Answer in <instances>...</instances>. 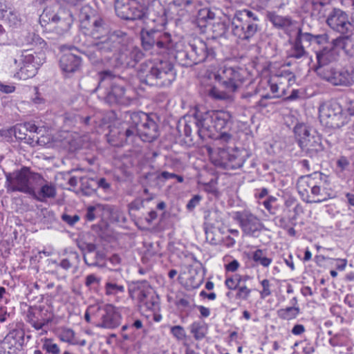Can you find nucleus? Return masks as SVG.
Returning a JSON list of instances; mask_svg holds the SVG:
<instances>
[{
	"label": "nucleus",
	"instance_id": "nucleus-1",
	"mask_svg": "<svg viewBox=\"0 0 354 354\" xmlns=\"http://www.w3.org/2000/svg\"><path fill=\"white\" fill-rule=\"evenodd\" d=\"M108 127H110L109 140L114 145L133 142L137 137L144 142H151L160 135L158 124L142 111L124 112L122 121H115L113 126Z\"/></svg>",
	"mask_w": 354,
	"mask_h": 354
},
{
	"label": "nucleus",
	"instance_id": "nucleus-2",
	"mask_svg": "<svg viewBox=\"0 0 354 354\" xmlns=\"http://www.w3.org/2000/svg\"><path fill=\"white\" fill-rule=\"evenodd\" d=\"M231 115L225 111H208L196 113L194 122L198 134L202 140L207 138L227 142L232 138L226 130L231 124Z\"/></svg>",
	"mask_w": 354,
	"mask_h": 354
},
{
	"label": "nucleus",
	"instance_id": "nucleus-3",
	"mask_svg": "<svg viewBox=\"0 0 354 354\" xmlns=\"http://www.w3.org/2000/svg\"><path fill=\"white\" fill-rule=\"evenodd\" d=\"M93 45L100 52L118 51V62L127 67H134L143 55L138 47L128 42L127 35L120 30L113 32L109 38Z\"/></svg>",
	"mask_w": 354,
	"mask_h": 354
},
{
	"label": "nucleus",
	"instance_id": "nucleus-4",
	"mask_svg": "<svg viewBox=\"0 0 354 354\" xmlns=\"http://www.w3.org/2000/svg\"><path fill=\"white\" fill-rule=\"evenodd\" d=\"M328 177L321 172L299 177L297 187L304 201L318 203L326 201L330 194L328 190Z\"/></svg>",
	"mask_w": 354,
	"mask_h": 354
},
{
	"label": "nucleus",
	"instance_id": "nucleus-5",
	"mask_svg": "<svg viewBox=\"0 0 354 354\" xmlns=\"http://www.w3.org/2000/svg\"><path fill=\"white\" fill-rule=\"evenodd\" d=\"M176 71L168 61H160L156 64L143 63L139 70L141 82L151 86L167 87L175 80Z\"/></svg>",
	"mask_w": 354,
	"mask_h": 354
},
{
	"label": "nucleus",
	"instance_id": "nucleus-6",
	"mask_svg": "<svg viewBox=\"0 0 354 354\" xmlns=\"http://www.w3.org/2000/svg\"><path fill=\"white\" fill-rule=\"evenodd\" d=\"M6 187L8 192H19L28 195H35L33 183L41 185L43 176L30 171L28 167H23L12 173H6Z\"/></svg>",
	"mask_w": 354,
	"mask_h": 354
},
{
	"label": "nucleus",
	"instance_id": "nucleus-7",
	"mask_svg": "<svg viewBox=\"0 0 354 354\" xmlns=\"http://www.w3.org/2000/svg\"><path fill=\"white\" fill-rule=\"evenodd\" d=\"M215 80L225 91L216 93L213 91L214 97L221 100L229 99L231 97L230 93L236 92L245 82V73L240 67L225 65L218 70Z\"/></svg>",
	"mask_w": 354,
	"mask_h": 354
},
{
	"label": "nucleus",
	"instance_id": "nucleus-8",
	"mask_svg": "<svg viewBox=\"0 0 354 354\" xmlns=\"http://www.w3.org/2000/svg\"><path fill=\"white\" fill-rule=\"evenodd\" d=\"M258 15L246 9L236 10L232 19V32L241 41H249L257 32Z\"/></svg>",
	"mask_w": 354,
	"mask_h": 354
},
{
	"label": "nucleus",
	"instance_id": "nucleus-9",
	"mask_svg": "<svg viewBox=\"0 0 354 354\" xmlns=\"http://www.w3.org/2000/svg\"><path fill=\"white\" fill-rule=\"evenodd\" d=\"M39 21L41 26H48L57 35L62 36L67 33L73 23L72 12L66 8H59L54 10L50 7L44 8L40 15Z\"/></svg>",
	"mask_w": 354,
	"mask_h": 354
},
{
	"label": "nucleus",
	"instance_id": "nucleus-10",
	"mask_svg": "<svg viewBox=\"0 0 354 354\" xmlns=\"http://www.w3.org/2000/svg\"><path fill=\"white\" fill-rule=\"evenodd\" d=\"M96 301L97 304H90V322L105 328L112 329L119 326L122 321L120 309L112 304H100V298Z\"/></svg>",
	"mask_w": 354,
	"mask_h": 354
},
{
	"label": "nucleus",
	"instance_id": "nucleus-11",
	"mask_svg": "<svg viewBox=\"0 0 354 354\" xmlns=\"http://www.w3.org/2000/svg\"><path fill=\"white\" fill-rule=\"evenodd\" d=\"M294 133L299 147L309 156H315L324 150L321 136L306 124H297L294 127Z\"/></svg>",
	"mask_w": 354,
	"mask_h": 354
},
{
	"label": "nucleus",
	"instance_id": "nucleus-12",
	"mask_svg": "<svg viewBox=\"0 0 354 354\" xmlns=\"http://www.w3.org/2000/svg\"><path fill=\"white\" fill-rule=\"evenodd\" d=\"M319 118L323 125L331 129L341 128L350 120L349 115L337 102L322 104L319 108Z\"/></svg>",
	"mask_w": 354,
	"mask_h": 354
},
{
	"label": "nucleus",
	"instance_id": "nucleus-13",
	"mask_svg": "<svg viewBox=\"0 0 354 354\" xmlns=\"http://www.w3.org/2000/svg\"><path fill=\"white\" fill-rule=\"evenodd\" d=\"M142 42L147 50L156 47L161 52H165L175 47L169 33L157 30H151L142 35Z\"/></svg>",
	"mask_w": 354,
	"mask_h": 354
},
{
	"label": "nucleus",
	"instance_id": "nucleus-14",
	"mask_svg": "<svg viewBox=\"0 0 354 354\" xmlns=\"http://www.w3.org/2000/svg\"><path fill=\"white\" fill-rule=\"evenodd\" d=\"M15 137L21 140H26V142L35 146L36 145L44 146L46 144V138L38 136L42 129L31 122L17 124L12 129Z\"/></svg>",
	"mask_w": 354,
	"mask_h": 354
},
{
	"label": "nucleus",
	"instance_id": "nucleus-15",
	"mask_svg": "<svg viewBox=\"0 0 354 354\" xmlns=\"http://www.w3.org/2000/svg\"><path fill=\"white\" fill-rule=\"evenodd\" d=\"M234 220L239 223L243 232L250 236H254L257 232L263 228L260 219L250 211L243 209L234 213Z\"/></svg>",
	"mask_w": 354,
	"mask_h": 354
},
{
	"label": "nucleus",
	"instance_id": "nucleus-16",
	"mask_svg": "<svg viewBox=\"0 0 354 354\" xmlns=\"http://www.w3.org/2000/svg\"><path fill=\"white\" fill-rule=\"evenodd\" d=\"M326 23L333 30L342 34L348 33L352 27L348 15L339 8L333 9L327 17Z\"/></svg>",
	"mask_w": 354,
	"mask_h": 354
},
{
	"label": "nucleus",
	"instance_id": "nucleus-17",
	"mask_svg": "<svg viewBox=\"0 0 354 354\" xmlns=\"http://www.w3.org/2000/svg\"><path fill=\"white\" fill-rule=\"evenodd\" d=\"M189 47L192 50L194 57V62L196 64L202 63L205 61L213 60L215 57V53L212 48H209L207 44L203 41L196 39L189 44Z\"/></svg>",
	"mask_w": 354,
	"mask_h": 354
},
{
	"label": "nucleus",
	"instance_id": "nucleus-18",
	"mask_svg": "<svg viewBox=\"0 0 354 354\" xmlns=\"http://www.w3.org/2000/svg\"><path fill=\"white\" fill-rule=\"evenodd\" d=\"M92 23L93 29L91 36L93 41H90V46L97 49V47L93 46V44L95 42H100L109 37V35L107 36L109 26L107 23L99 16H93Z\"/></svg>",
	"mask_w": 354,
	"mask_h": 354
},
{
	"label": "nucleus",
	"instance_id": "nucleus-19",
	"mask_svg": "<svg viewBox=\"0 0 354 354\" xmlns=\"http://www.w3.org/2000/svg\"><path fill=\"white\" fill-rule=\"evenodd\" d=\"M129 296L137 300L139 306L145 301L153 292L146 281H137L133 283L129 289Z\"/></svg>",
	"mask_w": 354,
	"mask_h": 354
},
{
	"label": "nucleus",
	"instance_id": "nucleus-20",
	"mask_svg": "<svg viewBox=\"0 0 354 354\" xmlns=\"http://www.w3.org/2000/svg\"><path fill=\"white\" fill-rule=\"evenodd\" d=\"M82 59L80 57L68 51L64 53L59 59V66L66 73H74L80 66Z\"/></svg>",
	"mask_w": 354,
	"mask_h": 354
},
{
	"label": "nucleus",
	"instance_id": "nucleus-21",
	"mask_svg": "<svg viewBox=\"0 0 354 354\" xmlns=\"http://www.w3.org/2000/svg\"><path fill=\"white\" fill-rule=\"evenodd\" d=\"M39 185L41 186L39 190L37 192L35 191V195H30L33 198L37 201L44 202L47 198H53L56 196L57 189L54 184L44 179Z\"/></svg>",
	"mask_w": 354,
	"mask_h": 354
},
{
	"label": "nucleus",
	"instance_id": "nucleus-22",
	"mask_svg": "<svg viewBox=\"0 0 354 354\" xmlns=\"http://www.w3.org/2000/svg\"><path fill=\"white\" fill-rule=\"evenodd\" d=\"M221 158L227 162L226 164L232 169H237L241 167L245 161V156L242 155V152L239 150H233L231 152H226L225 150L221 151Z\"/></svg>",
	"mask_w": 354,
	"mask_h": 354
},
{
	"label": "nucleus",
	"instance_id": "nucleus-23",
	"mask_svg": "<svg viewBox=\"0 0 354 354\" xmlns=\"http://www.w3.org/2000/svg\"><path fill=\"white\" fill-rule=\"evenodd\" d=\"M317 65H326L335 59L336 51L331 46H326L316 52Z\"/></svg>",
	"mask_w": 354,
	"mask_h": 354
},
{
	"label": "nucleus",
	"instance_id": "nucleus-24",
	"mask_svg": "<svg viewBox=\"0 0 354 354\" xmlns=\"http://www.w3.org/2000/svg\"><path fill=\"white\" fill-rule=\"evenodd\" d=\"M107 97L110 102L118 104H124L129 101V97L126 96L124 87L119 85L113 86Z\"/></svg>",
	"mask_w": 354,
	"mask_h": 354
},
{
	"label": "nucleus",
	"instance_id": "nucleus-25",
	"mask_svg": "<svg viewBox=\"0 0 354 354\" xmlns=\"http://www.w3.org/2000/svg\"><path fill=\"white\" fill-rule=\"evenodd\" d=\"M104 291L106 295L114 298H118L124 295L125 292L124 286L113 281H109L105 283Z\"/></svg>",
	"mask_w": 354,
	"mask_h": 354
},
{
	"label": "nucleus",
	"instance_id": "nucleus-26",
	"mask_svg": "<svg viewBox=\"0 0 354 354\" xmlns=\"http://www.w3.org/2000/svg\"><path fill=\"white\" fill-rule=\"evenodd\" d=\"M192 50L189 45L185 50H180L176 53V59L182 66L189 67L196 65V62H194V57Z\"/></svg>",
	"mask_w": 354,
	"mask_h": 354
},
{
	"label": "nucleus",
	"instance_id": "nucleus-27",
	"mask_svg": "<svg viewBox=\"0 0 354 354\" xmlns=\"http://www.w3.org/2000/svg\"><path fill=\"white\" fill-rule=\"evenodd\" d=\"M80 41H82L83 45H86L87 39V32H88V15L86 10V8H82L80 13Z\"/></svg>",
	"mask_w": 354,
	"mask_h": 354
},
{
	"label": "nucleus",
	"instance_id": "nucleus-28",
	"mask_svg": "<svg viewBox=\"0 0 354 354\" xmlns=\"http://www.w3.org/2000/svg\"><path fill=\"white\" fill-rule=\"evenodd\" d=\"M269 85L271 93L274 95V97H281L286 95V89L284 88L281 82L277 77L270 78L266 82Z\"/></svg>",
	"mask_w": 354,
	"mask_h": 354
},
{
	"label": "nucleus",
	"instance_id": "nucleus-29",
	"mask_svg": "<svg viewBox=\"0 0 354 354\" xmlns=\"http://www.w3.org/2000/svg\"><path fill=\"white\" fill-rule=\"evenodd\" d=\"M272 77H277V80H279V81L281 82V84L283 85L284 88L286 90L295 81L294 74L288 70L281 71V72H279L278 73L272 75Z\"/></svg>",
	"mask_w": 354,
	"mask_h": 354
},
{
	"label": "nucleus",
	"instance_id": "nucleus-30",
	"mask_svg": "<svg viewBox=\"0 0 354 354\" xmlns=\"http://www.w3.org/2000/svg\"><path fill=\"white\" fill-rule=\"evenodd\" d=\"M190 332L196 340H200L205 337L207 326L204 322H195L190 326Z\"/></svg>",
	"mask_w": 354,
	"mask_h": 354
},
{
	"label": "nucleus",
	"instance_id": "nucleus-31",
	"mask_svg": "<svg viewBox=\"0 0 354 354\" xmlns=\"http://www.w3.org/2000/svg\"><path fill=\"white\" fill-rule=\"evenodd\" d=\"M268 17L276 27L285 28L290 26L292 24L291 20L289 18L278 15L274 12H269Z\"/></svg>",
	"mask_w": 354,
	"mask_h": 354
},
{
	"label": "nucleus",
	"instance_id": "nucleus-32",
	"mask_svg": "<svg viewBox=\"0 0 354 354\" xmlns=\"http://www.w3.org/2000/svg\"><path fill=\"white\" fill-rule=\"evenodd\" d=\"M335 71L332 66L330 65H317L315 68L317 74L322 79L330 83V79L335 75Z\"/></svg>",
	"mask_w": 354,
	"mask_h": 354
},
{
	"label": "nucleus",
	"instance_id": "nucleus-33",
	"mask_svg": "<svg viewBox=\"0 0 354 354\" xmlns=\"http://www.w3.org/2000/svg\"><path fill=\"white\" fill-rule=\"evenodd\" d=\"M252 260L265 268L269 267L272 262V259L267 257L265 251L261 249H257L252 253Z\"/></svg>",
	"mask_w": 354,
	"mask_h": 354
},
{
	"label": "nucleus",
	"instance_id": "nucleus-34",
	"mask_svg": "<svg viewBox=\"0 0 354 354\" xmlns=\"http://www.w3.org/2000/svg\"><path fill=\"white\" fill-rule=\"evenodd\" d=\"M39 68V66H38V65L22 64L18 72V75L21 79L26 80L34 77Z\"/></svg>",
	"mask_w": 354,
	"mask_h": 354
},
{
	"label": "nucleus",
	"instance_id": "nucleus-35",
	"mask_svg": "<svg viewBox=\"0 0 354 354\" xmlns=\"http://www.w3.org/2000/svg\"><path fill=\"white\" fill-rule=\"evenodd\" d=\"M306 46L300 43L299 41L295 39L292 48L290 50V57L296 59H300L307 55V52L305 50Z\"/></svg>",
	"mask_w": 354,
	"mask_h": 354
},
{
	"label": "nucleus",
	"instance_id": "nucleus-36",
	"mask_svg": "<svg viewBox=\"0 0 354 354\" xmlns=\"http://www.w3.org/2000/svg\"><path fill=\"white\" fill-rule=\"evenodd\" d=\"M299 313L298 307H287L277 311L278 316L283 319L290 320L296 318Z\"/></svg>",
	"mask_w": 354,
	"mask_h": 354
},
{
	"label": "nucleus",
	"instance_id": "nucleus-37",
	"mask_svg": "<svg viewBox=\"0 0 354 354\" xmlns=\"http://www.w3.org/2000/svg\"><path fill=\"white\" fill-rule=\"evenodd\" d=\"M335 82L339 84V86H351L353 84L354 80L353 75L348 71H339L338 78L334 80Z\"/></svg>",
	"mask_w": 354,
	"mask_h": 354
},
{
	"label": "nucleus",
	"instance_id": "nucleus-38",
	"mask_svg": "<svg viewBox=\"0 0 354 354\" xmlns=\"http://www.w3.org/2000/svg\"><path fill=\"white\" fill-rule=\"evenodd\" d=\"M100 281L101 278L100 277L95 276L94 274H90V290L93 291L99 296L98 298H95L93 296L92 297L96 302V304H97L96 299L100 298L101 301H100L99 303H102L101 298L102 287L100 286Z\"/></svg>",
	"mask_w": 354,
	"mask_h": 354
},
{
	"label": "nucleus",
	"instance_id": "nucleus-39",
	"mask_svg": "<svg viewBox=\"0 0 354 354\" xmlns=\"http://www.w3.org/2000/svg\"><path fill=\"white\" fill-rule=\"evenodd\" d=\"M140 307L145 308L149 310H156L159 307V298L155 293H152L147 299L141 304Z\"/></svg>",
	"mask_w": 354,
	"mask_h": 354
},
{
	"label": "nucleus",
	"instance_id": "nucleus-40",
	"mask_svg": "<svg viewBox=\"0 0 354 354\" xmlns=\"http://www.w3.org/2000/svg\"><path fill=\"white\" fill-rule=\"evenodd\" d=\"M39 57L37 55H35L30 50H25L21 55L22 64L26 65H38L40 66V61H38Z\"/></svg>",
	"mask_w": 354,
	"mask_h": 354
},
{
	"label": "nucleus",
	"instance_id": "nucleus-41",
	"mask_svg": "<svg viewBox=\"0 0 354 354\" xmlns=\"http://www.w3.org/2000/svg\"><path fill=\"white\" fill-rule=\"evenodd\" d=\"M206 239L212 245H218L222 243L221 232L219 230L206 231Z\"/></svg>",
	"mask_w": 354,
	"mask_h": 354
},
{
	"label": "nucleus",
	"instance_id": "nucleus-42",
	"mask_svg": "<svg viewBox=\"0 0 354 354\" xmlns=\"http://www.w3.org/2000/svg\"><path fill=\"white\" fill-rule=\"evenodd\" d=\"M108 212L102 205L90 206V221L97 218H102Z\"/></svg>",
	"mask_w": 354,
	"mask_h": 354
},
{
	"label": "nucleus",
	"instance_id": "nucleus-43",
	"mask_svg": "<svg viewBox=\"0 0 354 354\" xmlns=\"http://www.w3.org/2000/svg\"><path fill=\"white\" fill-rule=\"evenodd\" d=\"M64 336L66 341L72 344H79L81 346L86 344V339L79 338L77 334L71 329L66 330L64 333Z\"/></svg>",
	"mask_w": 354,
	"mask_h": 354
},
{
	"label": "nucleus",
	"instance_id": "nucleus-44",
	"mask_svg": "<svg viewBox=\"0 0 354 354\" xmlns=\"http://www.w3.org/2000/svg\"><path fill=\"white\" fill-rule=\"evenodd\" d=\"M314 38L313 35L308 32H302L301 30H299L296 39L306 47L310 46L312 42H314Z\"/></svg>",
	"mask_w": 354,
	"mask_h": 354
},
{
	"label": "nucleus",
	"instance_id": "nucleus-45",
	"mask_svg": "<svg viewBox=\"0 0 354 354\" xmlns=\"http://www.w3.org/2000/svg\"><path fill=\"white\" fill-rule=\"evenodd\" d=\"M241 281L242 277L241 275L234 274L232 277H227L225 281V284L230 290H236Z\"/></svg>",
	"mask_w": 354,
	"mask_h": 354
},
{
	"label": "nucleus",
	"instance_id": "nucleus-46",
	"mask_svg": "<svg viewBox=\"0 0 354 354\" xmlns=\"http://www.w3.org/2000/svg\"><path fill=\"white\" fill-rule=\"evenodd\" d=\"M262 290L259 291L260 297L266 299L272 295L271 283L267 279H264L260 281Z\"/></svg>",
	"mask_w": 354,
	"mask_h": 354
},
{
	"label": "nucleus",
	"instance_id": "nucleus-47",
	"mask_svg": "<svg viewBox=\"0 0 354 354\" xmlns=\"http://www.w3.org/2000/svg\"><path fill=\"white\" fill-rule=\"evenodd\" d=\"M236 290V299L244 301L248 299L252 292L251 289L248 288L245 285L239 286Z\"/></svg>",
	"mask_w": 354,
	"mask_h": 354
},
{
	"label": "nucleus",
	"instance_id": "nucleus-48",
	"mask_svg": "<svg viewBox=\"0 0 354 354\" xmlns=\"http://www.w3.org/2000/svg\"><path fill=\"white\" fill-rule=\"evenodd\" d=\"M42 348L46 352L52 354H59V348L56 344H53L50 339H45Z\"/></svg>",
	"mask_w": 354,
	"mask_h": 354
},
{
	"label": "nucleus",
	"instance_id": "nucleus-49",
	"mask_svg": "<svg viewBox=\"0 0 354 354\" xmlns=\"http://www.w3.org/2000/svg\"><path fill=\"white\" fill-rule=\"evenodd\" d=\"M196 118V114L194 117L189 116L187 118L185 119V124L184 127V133L185 135L187 137L190 136L192 131V125H194V127L198 129V127H196V124L194 122V119Z\"/></svg>",
	"mask_w": 354,
	"mask_h": 354
},
{
	"label": "nucleus",
	"instance_id": "nucleus-50",
	"mask_svg": "<svg viewBox=\"0 0 354 354\" xmlns=\"http://www.w3.org/2000/svg\"><path fill=\"white\" fill-rule=\"evenodd\" d=\"M301 345L302 347V352L301 354H311L315 351L314 346L306 341L295 342L294 344V347Z\"/></svg>",
	"mask_w": 354,
	"mask_h": 354
},
{
	"label": "nucleus",
	"instance_id": "nucleus-51",
	"mask_svg": "<svg viewBox=\"0 0 354 354\" xmlns=\"http://www.w3.org/2000/svg\"><path fill=\"white\" fill-rule=\"evenodd\" d=\"M263 88V82H261L253 91H248L242 93L241 98L249 101L252 97L256 95L257 93H261Z\"/></svg>",
	"mask_w": 354,
	"mask_h": 354
},
{
	"label": "nucleus",
	"instance_id": "nucleus-52",
	"mask_svg": "<svg viewBox=\"0 0 354 354\" xmlns=\"http://www.w3.org/2000/svg\"><path fill=\"white\" fill-rule=\"evenodd\" d=\"M274 220L277 225L284 230L286 229L289 225H294V223L290 218L279 216L276 217Z\"/></svg>",
	"mask_w": 354,
	"mask_h": 354
},
{
	"label": "nucleus",
	"instance_id": "nucleus-53",
	"mask_svg": "<svg viewBox=\"0 0 354 354\" xmlns=\"http://www.w3.org/2000/svg\"><path fill=\"white\" fill-rule=\"evenodd\" d=\"M131 21L138 20V19H144L146 17L145 12L137 8H131Z\"/></svg>",
	"mask_w": 354,
	"mask_h": 354
},
{
	"label": "nucleus",
	"instance_id": "nucleus-54",
	"mask_svg": "<svg viewBox=\"0 0 354 354\" xmlns=\"http://www.w3.org/2000/svg\"><path fill=\"white\" fill-rule=\"evenodd\" d=\"M172 335L178 339H183L185 337V331L182 326H175L171 329Z\"/></svg>",
	"mask_w": 354,
	"mask_h": 354
},
{
	"label": "nucleus",
	"instance_id": "nucleus-55",
	"mask_svg": "<svg viewBox=\"0 0 354 354\" xmlns=\"http://www.w3.org/2000/svg\"><path fill=\"white\" fill-rule=\"evenodd\" d=\"M276 201L277 198L275 197L270 196L263 203L265 208L272 214H275V208H274L272 204L275 203Z\"/></svg>",
	"mask_w": 354,
	"mask_h": 354
},
{
	"label": "nucleus",
	"instance_id": "nucleus-56",
	"mask_svg": "<svg viewBox=\"0 0 354 354\" xmlns=\"http://www.w3.org/2000/svg\"><path fill=\"white\" fill-rule=\"evenodd\" d=\"M62 219L68 225H73L79 221L80 217L76 214L74 216H70L66 214H63L62 215Z\"/></svg>",
	"mask_w": 354,
	"mask_h": 354
},
{
	"label": "nucleus",
	"instance_id": "nucleus-57",
	"mask_svg": "<svg viewBox=\"0 0 354 354\" xmlns=\"http://www.w3.org/2000/svg\"><path fill=\"white\" fill-rule=\"evenodd\" d=\"M93 183H95L98 188H102L104 191L110 189V184L106 181L104 178H100L99 179H92Z\"/></svg>",
	"mask_w": 354,
	"mask_h": 354
},
{
	"label": "nucleus",
	"instance_id": "nucleus-58",
	"mask_svg": "<svg viewBox=\"0 0 354 354\" xmlns=\"http://www.w3.org/2000/svg\"><path fill=\"white\" fill-rule=\"evenodd\" d=\"M201 200V196L195 195L187 203V208L190 211L193 210L195 208V207H196L199 204Z\"/></svg>",
	"mask_w": 354,
	"mask_h": 354
},
{
	"label": "nucleus",
	"instance_id": "nucleus-59",
	"mask_svg": "<svg viewBox=\"0 0 354 354\" xmlns=\"http://www.w3.org/2000/svg\"><path fill=\"white\" fill-rule=\"evenodd\" d=\"M28 322L32 326V327L36 330H40L44 326L48 324V320L45 322H39L37 321L35 318L28 317Z\"/></svg>",
	"mask_w": 354,
	"mask_h": 354
},
{
	"label": "nucleus",
	"instance_id": "nucleus-60",
	"mask_svg": "<svg viewBox=\"0 0 354 354\" xmlns=\"http://www.w3.org/2000/svg\"><path fill=\"white\" fill-rule=\"evenodd\" d=\"M346 37H339L335 39H333L331 44H329V46H331L333 49L335 48H344L345 44Z\"/></svg>",
	"mask_w": 354,
	"mask_h": 354
},
{
	"label": "nucleus",
	"instance_id": "nucleus-61",
	"mask_svg": "<svg viewBox=\"0 0 354 354\" xmlns=\"http://www.w3.org/2000/svg\"><path fill=\"white\" fill-rule=\"evenodd\" d=\"M240 264L239 261L236 259L232 261L228 264L225 265V270L228 272H234L238 270Z\"/></svg>",
	"mask_w": 354,
	"mask_h": 354
},
{
	"label": "nucleus",
	"instance_id": "nucleus-62",
	"mask_svg": "<svg viewBox=\"0 0 354 354\" xmlns=\"http://www.w3.org/2000/svg\"><path fill=\"white\" fill-rule=\"evenodd\" d=\"M314 42L317 44H324L328 42V35L326 34L314 35Z\"/></svg>",
	"mask_w": 354,
	"mask_h": 354
},
{
	"label": "nucleus",
	"instance_id": "nucleus-63",
	"mask_svg": "<svg viewBox=\"0 0 354 354\" xmlns=\"http://www.w3.org/2000/svg\"><path fill=\"white\" fill-rule=\"evenodd\" d=\"M335 261L336 263V268L340 271L345 270L347 265V260L346 259H336Z\"/></svg>",
	"mask_w": 354,
	"mask_h": 354
},
{
	"label": "nucleus",
	"instance_id": "nucleus-64",
	"mask_svg": "<svg viewBox=\"0 0 354 354\" xmlns=\"http://www.w3.org/2000/svg\"><path fill=\"white\" fill-rule=\"evenodd\" d=\"M174 176H176L175 174L169 173L168 171H162L161 173H160L157 176V178L158 180L162 179L164 180H168V179H170V178H174Z\"/></svg>",
	"mask_w": 354,
	"mask_h": 354
}]
</instances>
